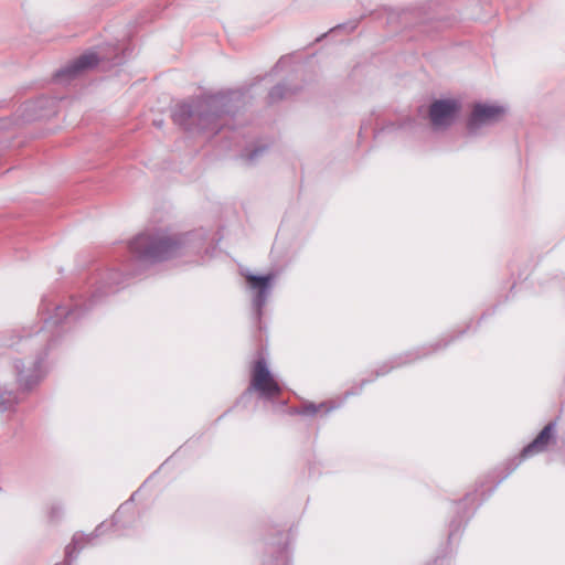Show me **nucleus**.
I'll list each match as a JSON object with an SVG mask.
<instances>
[{
	"mask_svg": "<svg viewBox=\"0 0 565 565\" xmlns=\"http://www.w3.org/2000/svg\"><path fill=\"white\" fill-rule=\"evenodd\" d=\"M122 282L120 273L109 270L99 276L89 295H73L63 300L52 296L42 299L40 310L45 315L42 326L24 329L18 340L10 344L22 355L13 360L20 392L30 393L40 385L47 374L44 361L50 352L62 343L81 319Z\"/></svg>",
	"mask_w": 565,
	"mask_h": 565,
	"instance_id": "nucleus-1",
	"label": "nucleus"
},
{
	"mask_svg": "<svg viewBox=\"0 0 565 565\" xmlns=\"http://www.w3.org/2000/svg\"><path fill=\"white\" fill-rule=\"evenodd\" d=\"M203 238L201 232L177 233L166 230L143 232L129 243L132 259L139 265L153 264L182 255L186 249H198Z\"/></svg>",
	"mask_w": 565,
	"mask_h": 565,
	"instance_id": "nucleus-2",
	"label": "nucleus"
},
{
	"mask_svg": "<svg viewBox=\"0 0 565 565\" xmlns=\"http://www.w3.org/2000/svg\"><path fill=\"white\" fill-rule=\"evenodd\" d=\"M132 509V504L127 501L122 503L111 518V522L100 523L93 533L85 534L77 532L73 535L72 541L65 547V558L62 563L56 565H72L73 561L76 559L79 552L88 544H92L94 539L103 535L109 527L116 526L120 529L127 527L126 519Z\"/></svg>",
	"mask_w": 565,
	"mask_h": 565,
	"instance_id": "nucleus-3",
	"label": "nucleus"
},
{
	"mask_svg": "<svg viewBox=\"0 0 565 565\" xmlns=\"http://www.w3.org/2000/svg\"><path fill=\"white\" fill-rule=\"evenodd\" d=\"M173 120L186 130H216L223 122L218 115L207 113L202 102L178 104L173 110Z\"/></svg>",
	"mask_w": 565,
	"mask_h": 565,
	"instance_id": "nucleus-4",
	"label": "nucleus"
},
{
	"mask_svg": "<svg viewBox=\"0 0 565 565\" xmlns=\"http://www.w3.org/2000/svg\"><path fill=\"white\" fill-rule=\"evenodd\" d=\"M255 393L264 402L275 401L281 394V387L264 358H258L250 369V381L243 397Z\"/></svg>",
	"mask_w": 565,
	"mask_h": 565,
	"instance_id": "nucleus-5",
	"label": "nucleus"
},
{
	"mask_svg": "<svg viewBox=\"0 0 565 565\" xmlns=\"http://www.w3.org/2000/svg\"><path fill=\"white\" fill-rule=\"evenodd\" d=\"M244 277L250 296L254 318L257 322H260L264 307L271 295L277 275L275 273H267L265 275L246 273Z\"/></svg>",
	"mask_w": 565,
	"mask_h": 565,
	"instance_id": "nucleus-6",
	"label": "nucleus"
},
{
	"mask_svg": "<svg viewBox=\"0 0 565 565\" xmlns=\"http://www.w3.org/2000/svg\"><path fill=\"white\" fill-rule=\"evenodd\" d=\"M507 114V109L497 104H477L475 105L468 125L476 128L480 125L493 124L501 120Z\"/></svg>",
	"mask_w": 565,
	"mask_h": 565,
	"instance_id": "nucleus-7",
	"label": "nucleus"
},
{
	"mask_svg": "<svg viewBox=\"0 0 565 565\" xmlns=\"http://www.w3.org/2000/svg\"><path fill=\"white\" fill-rule=\"evenodd\" d=\"M459 110L456 100H436L429 108V118L434 127L441 128L450 125Z\"/></svg>",
	"mask_w": 565,
	"mask_h": 565,
	"instance_id": "nucleus-8",
	"label": "nucleus"
},
{
	"mask_svg": "<svg viewBox=\"0 0 565 565\" xmlns=\"http://www.w3.org/2000/svg\"><path fill=\"white\" fill-rule=\"evenodd\" d=\"M556 437V423L550 422L537 436L527 444L521 451L520 461L527 459L534 455L541 454L546 450L547 446L555 440Z\"/></svg>",
	"mask_w": 565,
	"mask_h": 565,
	"instance_id": "nucleus-9",
	"label": "nucleus"
},
{
	"mask_svg": "<svg viewBox=\"0 0 565 565\" xmlns=\"http://www.w3.org/2000/svg\"><path fill=\"white\" fill-rule=\"evenodd\" d=\"M239 151L237 161L243 166L255 164L267 151L266 143H234Z\"/></svg>",
	"mask_w": 565,
	"mask_h": 565,
	"instance_id": "nucleus-10",
	"label": "nucleus"
},
{
	"mask_svg": "<svg viewBox=\"0 0 565 565\" xmlns=\"http://www.w3.org/2000/svg\"><path fill=\"white\" fill-rule=\"evenodd\" d=\"M338 406L332 402H321V403H312V402H303L300 406L294 409V414L303 416V417H315L318 414H322L323 416L329 415L332 411H334Z\"/></svg>",
	"mask_w": 565,
	"mask_h": 565,
	"instance_id": "nucleus-11",
	"label": "nucleus"
},
{
	"mask_svg": "<svg viewBox=\"0 0 565 565\" xmlns=\"http://www.w3.org/2000/svg\"><path fill=\"white\" fill-rule=\"evenodd\" d=\"M97 63L98 58L95 53H85L73 62V64L70 66L68 72L71 74H76L97 65Z\"/></svg>",
	"mask_w": 565,
	"mask_h": 565,
	"instance_id": "nucleus-12",
	"label": "nucleus"
},
{
	"mask_svg": "<svg viewBox=\"0 0 565 565\" xmlns=\"http://www.w3.org/2000/svg\"><path fill=\"white\" fill-rule=\"evenodd\" d=\"M19 403L17 391L0 383V412H6Z\"/></svg>",
	"mask_w": 565,
	"mask_h": 565,
	"instance_id": "nucleus-13",
	"label": "nucleus"
},
{
	"mask_svg": "<svg viewBox=\"0 0 565 565\" xmlns=\"http://www.w3.org/2000/svg\"><path fill=\"white\" fill-rule=\"evenodd\" d=\"M64 513H65V508L60 502H54L50 507L49 515H50V519L53 521L60 520L64 515Z\"/></svg>",
	"mask_w": 565,
	"mask_h": 565,
	"instance_id": "nucleus-14",
	"label": "nucleus"
},
{
	"mask_svg": "<svg viewBox=\"0 0 565 565\" xmlns=\"http://www.w3.org/2000/svg\"><path fill=\"white\" fill-rule=\"evenodd\" d=\"M406 362H407L406 360L398 358V361H395L394 364H392L391 366L384 365V366L377 369L375 371V375H376V377L383 376V375L387 374L394 367L401 366V365L405 364Z\"/></svg>",
	"mask_w": 565,
	"mask_h": 565,
	"instance_id": "nucleus-15",
	"label": "nucleus"
},
{
	"mask_svg": "<svg viewBox=\"0 0 565 565\" xmlns=\"http://www.w3.org/2000/svg\"><path fill=\"white\" fill-rule=\"evenodd\" d=\"M370 382H371V381H367V380L362 381L358 391H355V392H353V391L347 392V394H345V395H347V396H349V395L359 394V393L362 391L363 386H364L365 384L370 383Z\"/></svg>",
	"mask_w": 565,
	"mask_h": 565,
	"instance_id": "nucleus-16",
	"label": "nucleus"
},
{
	"mask_svg": "<svg viewBox=\"0 0 565 565\" xmlns=\"http://www.w3.org/2000/svg\"><path fill=\"white\" fill-rule=\"evenodd\" d=\"M274 94H277L280 97L281 96L280 88L279 87L274 88V90L271 92V95H274Z\"/></svg>",
	"mask_w": 565,
	"mask_h": 565,
	"instance_id": "nucleus-17",
	"label": "nucleus"
},
{
	"mask_svg": "<svg viewBox=\"0 0 565 565\" xmlns=\"http://www.w3.org/2000/svg\"><path fill=\"white\" fill-rule=\"evenodd\" d=\"M416 359H419V355H415L414 358H412L409 361H413V360H416Z\"/></svg>",
	"mask_w": 565,
	"mask_h": 565,
	"instance_id": "nucleus-18",
	"label": "nucleus"
}]
</instances>
